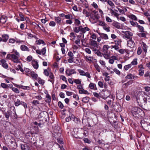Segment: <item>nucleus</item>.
<instances>
[{
	"mask_svg": "<svg viewBox=\"0 0 150 150\" xmlns=\"http://www.w3.org/2000/svg\"><path fill=\"white\" fill-rule=\"evenodd\" d=\"M144 111L140 108L135 107L132 112V115L134 117H137L140 114L143 113Z\"/></svg>",
	"mask_w": 150,
	"mask_h": 150,
	"instance_id": "f257e3e1",
	"label": "nucleus"
},
{
	"mask_svg": "<svg viewBox=\"0 0 150 150\" xmlns=\"http://www.w3.org/2000/svg\"><path fill=\"white\" fill-rule=\"evenodd\" d=\"M7 57L14 63H19L20 62L19 57L16 56L14 54H8L7 55Z\"/></svg>",
	"mask_w": 150,
	"mask_h": 150,
	"instance_id": "f03ea898",
	"label": "nucleus"
},
{
	"mask_svg": "<svg viewBox=\"0 0 150 150\" xmlns=\"http://www.w3.org/2000/svg\"><path fill=\"white\" fill-rule=\"evenodd\" d=\"M90 48L93 50L95 49H98V45L96 41L91 40L90 41Z\"/></svg>",
	"mask_w": 150,
	"mask_h": 150,
	"instance_id": "7ed1b4c3",
	"label": "nucleus"
},
{
	"mask_svg": "<svg viewBox=\"0 0 150 150\" xmlns=\"http://www.w3.org/2000/svg\"><path fill=\"white\" fill-rule=\"evenodd\" d=\"M140 123L142 128L144 130L148 131L150 128V125H149L147 122L145 121L144 120L142 121Z\"/></svg>",
	"mask_w": 150,
	"mask_h": 150,
	"instance_id": "20e7f679",
	"label": "nucleus"
},
{
	"mask_svg": "<svg viewBox=\"0 0 150 150\" xmlns=\"http://www.w3.org/2000/svg\"><path fill=\"white\" fill-rule=\"evenodd\" d=\"M39 118H42V120L45 119L47 120L48 117V114L47 112L43 111L41 112L39 115Z\"/></svg>",
	"mask_w": 150,
	"mask_h": 150,
	"instance_id": "39448f33",
	"label": "nucleus"
},
{
	"mask_svg": "<svg viewBox=\"0 0 150 150\" xmlns=\"http://www.w3.org/2000/svg\"><path fill=\"white\" fill-rule=\"evenodd\" d=\"M123 33L125 34V36L126 38L129 40L132 39V37L133 35L132 33L129 31H126L123 32Z\"/></svg>",
	"mask_w": 150,
	"mask_h": 150,
	"instance_id": "423d86ee",
	"label": "nucleus"
},
{
	"mask_svg": "<svg viewBox=\"0 0 150 150\" xmlns=\"http://www.w3.org/2000/svg\"><path fill=\"white\" fill-rule=\"evenodd\" d=\"M12 112V111L10 110H8L6 112H3L4 115L5 116L7 120H8L9 117L11 116Z\"/></svg>",
	"mask_w": 150,
	"mask_h": 150,
	"instance_id": "0eeeda50",
	"label": "nucleus"
},
{
	"mask_svg": "<svg viewBox=\"0 0 150 150\" xmlns=\"http://www.w3.org/2000/svg\"><path fill=\"white\" fill-rule=\"evenodd\" d=\"M76 73V72L74 69H67L66 71V74L68 76H70L73 74Z\"/></svg>",
	"mask_w": 150,
	"mask_h": 150,
	"instance_id": "6e6552de",
	"label": "nucleus"
},
{
	"mask_svg": "<svg viewBox=\"0 0 150 150\" xmlns=\"http://www.w3.org/2000/svg\"><path fill=\"white\" fill-rule=\"evenodd\" d=\"M21 148L22 150H30V148L29 145L27 144L21 145Z\"/></svg>",
	"mask_w": 150,
	"mask_h": 150,
	"instance_id": "1a4fd4ad",
	"label": "nucleus"
},
{
	"mask_svg": "<svg viewBox=\"0 0 150 150\" xmlns=\"http://www.w3.org/2000/svg\"><path fill=\"white\" fill-rule=\"evenodd\" d=\"M127 45L130 48L133 47L135 45V43L132 39L127 41Z\"/></svg>",
	"mask_w": 150,
	"mask_h": 150,
	"instance_id": "9d476101",
	"label": "nucleus"
},
{
	"mask_svg": "<svg viewBox=\"0 0 150 150\" xmlns=\"http://www.w3.org/2000/svg\"><path fill=\"white\" fill-rule=\"evenodd\" d=\"M29 76L30 75L34 79H37L38 77V75L35 73L34 71H30L28 73Z\"/></svg>",
	"mask_w": 150,
	"mask_h": 150,
	"instance_id": "9b49d317",
	"label": "nucleus"
},
{
	"mask_svg": "<svg viewBox=\"0 0 150 150\" xmlns=\"http://www.w3.org/2000/svg\"><path fill=\"white\" fill-rule=\"evenodd\" d=\"M112 25L117 29H119L121 28L120 23L116 21H114Z\"/></svg>",
	"mask_w": 150,
	"mask_h": 150,
	"instance_id": "f8f14e48",
	"label": "nucleus"
},
{
	"mask_svg": "<svg viewBox=\"0 0 150 150\" xmlns=\"http://www.w3.org/2000/svg\"><path fill=\"white\" fill-rule=\"evenodd\" d=\"M72 120L73 121L76 123L79 124L80 122V120L78 118L76 117L73 115H71Z\"/></svg>",
	"mask_w": 150,
	"mask_h": 150,
	"instance_id": "ddd939ff",
	"label": "nucleus"
},
{
	"mask_svg": "<svg viewBox=\"0 0 150 150\" xmlns=\"http://www.w3.org/2000/svg\"><path fill=\"white\" fill-rule=\"evenodd\" d=\"M80 31L82 32L83 33H85L86 31H88L90 30V29L87 27L83 28L81 26H80Z\"/></svg>",
	"mask_w": 150,
	"mask_h": 150,
	"instance_id": "4468645a",
	"label": "nucleus"
},
{
	"mask_svg": "<svg viewBox=\"0 0 150 150\" xmlns=\"http://www.w3.org/2000/svg\"><path fill=\"white\" fill-rule=\"evenodd\" d=\"M1 64L2 66L5 69H7L8 67V65L6 63V61L4 59H2Z\"/></svg>",
	"mask_w": 150,
	"mask_h": 150,
	"instance_id": "2eb2a0df",
	"label": "nucleus"
},
{
	"mask_svg": "<svg viewBox=\"0 0 150 150\" xmlns=\"http://www.w3.org/2000/svg\"><path fill=\"white\" fill-rule=\"evenodd\" d=\"M142 45L143 51L145 53H146L147 50L148 46L146 43L143 42H142Z\"/></svg>",
	"mask_w": 150,
	"mask_h": 150,
	"instance_id": "dca6fc26",
	"label": "nucleus"
},
{
	"mask_svg": "<svg viewBox=\"0 0 150 150\" xmlns=\"http://www.w3.org/2000/svg\"><path fill=\"white\" fill-rule=\"evenodd\" d=\"M7 19V17L5 16H3L0 18V21L1 22L2 24L5 23Z\"/></svg>",
	"mask_w": 150,
	"mask_h": 150,
	"instance_id": "f3484780",
	"label": "nucleus"
},
{
	"mask_svg": "<svg viewBox=\"0 0 150 150\" xmlns=\"http://www.w3.org/2000/svg\"><path fill=\"white\" fill-rule=\"evenodd\" d=\"M110 47L107 45H104L102 49L103 52L104 53H107Z\"/></svg>",
	"mask_w": 150,
	"mask_h": 150,
	"instance_id": "a211bd4d",
	"label": "nucleus"
},
{
	"mask_svg": "<svg viewBox=\"0 0 150 150\" xmlns=\"http://www.w3.org/2000/svg\"><path fill=\"white\" fill-rule=\"evenodd\" d=\"M32 65L35 69H37L39 67V65L38 62L35 61H33L32 62Z\"/></svg>",
	"mask_w": 150,
	"mask_h": 150,
	"instance_id": "6ab92c4d",
	"label": "nucleus"
},
{
	"mask_svg": "<svg viewBox=\"0 0 150 150\" xmlns=\"http://www.w3.org/2000/svg\"><path fill=\"white\" fill-rule=\"evenodd\" d=\"M84 59L86 62H91L92 61L93 58L91 56H86L84 57Z\"/></svg>",
	"mask_w": 150,
	"mask_h": 150,
	"instance_id": "aec40b11",
	"label": "nucleus"
},
{
	"mask_svg": "<svg viewBox=\"0 0 150 150\" xmlns=\"http://www.w3.org/2000/svg\"><path fill=\"white\" fill-rule=\"evenodd\" d=\"M137 78V76H134L132 74H130L129 75H127L126 77V79H134L135 78Z\"/></svg>",
	"mask_w": 150,
	"mask_h": 150,
	"instance_id": "412c9836",
	"label": "nucleus"
},
{
	"mask_svg": "<svg viewBox=\"0 0 150 150\" xmlns=\"http://www.w3.org/2000/svg\"><path fill=\"white\" fill-rule=\"evenodd\" d=\"M61 130H60V131L59 130L58 131L57 130L54 131L55 132L53 134V135L55 138H58V137L57 136V135H58L59 137L61 135Z\"/></svg>",
	"mask_w": 150,
	"mask_h": 150,
	"instance_id": "4be33fe9",
	"label": "nucleus"
},
{
	"mask_svg": "<svg viewBox=\"0 0 150 150\" xmlns=\"http://www.w3.org/2000/svg\"><path fill=\"white\" fill-rule=\"evenodd\" d=\"M98 56L102 57V54L101 52L98 50V49H95L92 50Z\"/></svg>",
	"mask_w": 150,
	"mask_h": 150,
	"instance_id": "5701e85b",
	"label": "nucleus"
},
{
	"mask_svg": "<svg viewBox=\"0 0 150 150\" xmlns=\"http://www.w3.org/2000/svg\"><path fill=\"white\" fill-rule=\"evenodd\" d=\"M100 35L102 38L105 40H107L108 38V35L106 34L101 33L100 34Z\"/></svg>",
	"mask_w": 150,
	"mask_h": 150,
	"instance_id": "b1692460",
	"label": "nucleus"
},
{
	"mask_svg": "<svg viewBox=\"0 0 150 150\" xmlns=\"http://www.w3.org/2000/svg\"><path fill=\"white\" fill-rule=\"evenodd\" d=\"M8 36L7 35H3L2 36V41L6 42L8 39Z\"/></svg>",
	"mask_w": 150,
	"mask_h": 150,
	"instance_id": "393cba45",
	"label": "nucleus"
},
{
	"mask_svg": "<svg viewBox=\"0 0 150 150\" xmlns=\"http://www.w3.org/2000/svg\"><path fill=\"white\" fill-rule=\"evenodd\" d=\"M21 50L23 51H29V49L28 47L25 45H22L20 47Z\"/></svg>",
	"mask_w": 150,
	"mask_h": 150,
	"instance_id": "a878e982",
	"label": "nucleus"
},
{
	"mask_svg": "<svg viewBox=\"0 0 150 150\" xmlns=\"http://www.w3.org/2000/svg\"><path fill=\"white\" fill-rule=\"evenodd\" d=\"M89 88L91 89H96V85L93 83H91L89 84Z\"/></svg>",
	"mask_w": 150,
	"mask_h": 150,
	"instance_id": "bb28decb",
	"label": "nucleus"
},
{
	"mask_svg": "<svg viewBox=\"0 0 150 150\" xmlns=\"http://www.w3.org/2000/svg\"><path fill=\"white\" fill-rule=\"evenodd\" d=\"M79 92L80 94H89L87 91L84 90L83 88L81 90H79Z\"/></svg>",
	"mask_w": 150,
	"mask_h": 150,
	"instance_id": "cd10ccee",
	"label": "nucleus"
},
{
	"mask_svg": "<svg viewBox=\"0 0 150 150\" xmlns=\"http://www.w3.org/2000/svg\"><path fill=\"white\" fill-rule=\"evenodd\" d=\"M103 29L108 32L110 31V27L106 24H105L103 27Z\"/></svg>",
	"mask_w": 150,
	"mask_h": 150,
	"instance_id": "c85d7f7f",
	"label": "nucleus"
},
{
	"mask_svg": "<svg viewBox=\"0 0 150 150\" xmlns=\"http://www.w3.org/2000/svg\"><path fill=\"white\" fill-rule=\"evenodd\" d=\"M83 13L85 15L86 17H88L90 16V13L86 9H83Z\"/></svg>",
	"mask_w": 150,
	"mask_h": 150,
	"instance_id": "c756f323",
	"label": "nucleus"
},
{
	"mask_svg": "<svg viewBox=\"0 0 150 150\" xmlns=\"http://www.w3.org/2000/svg\"><path fill=\"white\" fill-rule=\"evenodd\" d=\"M55 21L58 24H59L61 23V18L59 17H55L54 18Z\"/></svg>",
	"mask_w": 150,
	"mask_h": 150,
	"instance_id": "7c9ffc66",
	"label": "nucleus"
},
{
	"mask_svg": "<svg viewBox=\"0 0 150 150\" xmlns=\"http://www.w3.org/2000/svg\"><path fill=\"white\" fill-rule=\"evenodd\" d=\"M21 101L18 99L16 100V101H15L14 104L15 106L17 107L21 104Z\"/></svg>",
	"mask_w": 150,
	"mask_h": 150,
	"instance_id": "2f4dec72",
	"label": "nucleus"
},
{
	"mask_svg": "<svg viewBox=\"0 0 150 150\" xmlns=\"http://www.w3.org/2000/svg\"><path fill=\"white\" fill-rule=\"evenodd\" d=\"M137 27L139 28V31L141 32H144V28L142 26H141L140 25H139L138 24L137 25Z\"/></svg>",
	"mask_w": 150,
	"mask_h": 150,
	"instance_id": "473e14b6",
	"label": "nucleus"
},
{
	"mask_svg": "<svg viewBox=\"0 0 150 150\" xmlns=\"http://www.w3.org/2000/svg\"><path fill=\"white\" fill-rule=\"evenodd\" d=\"M89 100V98L88 97L83 98L82 99V101L85 103H88Z\"/></svg>",
	"mask_w": 150,
	"mask_h": 150,
	"instance_id": "72a5a7b5",
	"label": "nucleus"
},
{
	"mask_svg": "<svg viewBox=\"0 0 150 150\" xmlns=\"http://www.w3.org/2000/svg\"><path fill=\"white\" fill-rule=\"evenodd\" d=\"M80 26L75 27L74 28V31L76 33H78L80 31Z\"/></svg>",
	"mask_w": 150,
	"mask_h": 150,
	"instance_id": "f704fd0d",
	"label": "nucleus"
},
{
	"mask_svg": "<svg viewBox=\"0 0 150 150\" xmlns=\"http://www.w3.org/2000/svg\"><path fill=\"white\" fill-rule=\"evenodd\" d=\"M129 17L133 20H134L136 21H137V18L136 16L134 15L131 14L129 15Z\"/></svg>",
	"mask_w": 150,
	"mask_h": 150,
	"instance_id": "c9c22d12",
	"label": "nucleus"
},
{
	"mask_svg": "<svg viewBox=\"0 0 150 150\" xmlns=\"http://www.w3.org/2000/svg\"><path fill=\"white\" fill-rule=\"evenodd\" d=\"M37 79L38 80V81L39 83L42 85H43L45 83L44 81V80L41 79L40 78H37Z\"/></svg>",
	"mask_w": 150,
	"mask_h": 150,
	"instance_id": "e433bc0d",
	"label": "nucleus"
},
{
	"mask_svg": "<svg viewBox=\"0 0 150 150\" xmlns=\"http://www.w3.org/2000/svg\"><path fill=\"white\" fill-rule=\"evenodd\" d=\"M40 103L39 101L37 100H34L32 102L33 106H37Z\"/></svg>",
	"mask_w": 150,
	"mask_h": 150,
	"instance_id": "4c0bfd02",
	"label": "nucleus"
},
{
	"mask_svg": "<svg viewBox=\"0 0 150 150\" xmlns=\"http://www.w3.org/2000/svg\"><path fill=\"white\" fill-rule=\"evenodd\" d=\"M138 35L140 37H146V33H145L142 32V33H139Z\"/></svg>",
	"mask_w": 150,
	"mask_h": 150,
	"instance_id": "58836bf2",
	"label": "nucleus"
},
{
	"mask_svg": "<svg viewBox=\"0 0 150 150\" xmlns=\"http://www.w3.org/2000/svg\"><path fill=\"white\" fill-rule=\"evenodd\" d=\"M94 67L96 69V70L98 72H100V68L99 66L98 65V64H94Z\"/></svg>",
	"mask_w": 150,
	"mask_h": 150,
	"instance_id": "ea45409f",
	"label": "nucleus"
},
{
	"mask_svg": "<svg viewBox=\"0 0 150 150\" xmlns=\"http://www.w3.org/2000/svg\"><path fill=\"white\" fill-rule=\"evenodd\" d=\"M137 58L134 59H133L132 61L131 62V65H137Z\"/></svg>",
	"mask_w": 150,
	"mask_h": 150,
	"instance_id": "a19ab883",
	"label": "nucleus"
},
{
	"mask_svg": "<svg viewBox=\"0 0 150 150\" xmlns=\"http://www.w3.org/2000/svg\"><path fill=\"white\" fill-rule=\"evenodd\" d=\"M78 71L81 75L84 76V75L85 74L86 72H85L84 71L80 69H78Z\"/></svg>",
	"mask_w": 150,
	"mask_h": 150,
	"instance_id": "79ce46f5",
	"label": "nucleus"
},
{
	"mask_svg": "<svg viewBox=\"0 0 150 150\" xmlns=\"http://www.w3.org/2000/svg\"><path fill=\"white\" fill-rule=\"evenodd\" d=\"M111 13L112 14H113L114 16L118 18L119 14L115 12L113 10L111 9Z\"/></svg>",
	"mask_w": 150,
	"mask_h": 150,
	"instance_id": "37998d69",
	"label": "nucleus"
},
{
	"mask_svg": "<svg viewBox=\"0 0 150 150\" xmlns=\"http://www.w3.org/2000/svg\"><path fill=\"white\" fill-rule=\"evenodd\" d=\"M46 97L47 98L46 100V101L48 103H50L51 100V98L49 94H47L46 96Z\"/></svg>",
	"mask_w": 150,
	"mask_h": 150,
	"instance_id": "c03bdc74",
	"label": "nucleus"
},
{
	"mask_svg": "<svg viewBox=\"0 0 150 150\" xmlns=\"http://www.w3.org/2000/svg\"><path fill=\"white\" fill-rule=\"evenodd\" d=\"M132 65L131 64H128L127 65H125L124 67V68L126 70H128L131 67Z\"/></svg>",
	"mask_w": 150,
	"mask_h": 150,
	"instance_id": "a18cd8bd",
	"label": "nucleus"
},
{
	"mask_svg": "<svg viewBox=\"0 0 150 150\" xmlns=\"http://www.w3.org/2000/svg\"><path fill=\"white\" fill-rule=\"evenodd\" d=\"M65 17L67 19H70V18L72 19L73 18H72V16L71 14H69L65 15Z\"/></svg>",
	"mask_w": 150,
	"mask_h": 150,
	"instance_id": "49530a36",
	"label": "nucleus"
},
{
	"mask_svg": "<svg viewBox=\"0 0 150 150\" xmlns=\"http://www.w3.org/2000/svg\"><path fill=\"white\" fill-rule=\"evenodd\" d=\"M131 24L133 26H136L137 27V25L138 23L136 22H134L133 21H130Z\"/></svg>",
	"mask_w": 150,
	"mask_h": 150,
	"instance_id": "de8ad7c7",
	"label": "nucleus"
},
{
	"mask_svg": "<svg viewBox=\"0 0 150 150\" xmlns=\"http://www.w3.org/2000/svg\"><path fill=\"white\" fill-rule=\"evenodd\" d=\"M104 57L106 59H109L110 58V55L106 53L102 54Z\"/></svg>",
	"mask_w": 150,
	"mask_h": 150,
	"instance_id": "09e8293b",
	"label": "nucleus"
},
{
	"mask_svg": "<svg viewBox=\"0 0 150 150\" xmlns=\"http://www.w3.org/2000/svg\"><path fill=\"white\" fill-rule=\"evenodd\" d=\"M110 47L111 49H112L113 48H114L116 50H117L119 48V46H118L115 45H111Z\"/></svg>",
	"mask_w": 150,
	"mask_h": 150,
	"instance_id": "8fccbe9b",
	"label": "nucleus"
},
{
	"mask_svg": "<svg viewBox=\"0 0 150 150\" xmlns=\"http://www.w3.org/2000/svg\"><path fill=\"white\" fill-rule=\"evenodd\" d=\"M107 3L110 6L112 7H114L115 6L114 3L111 1H108Z\"/></svg>",
	"mask_w": 150,
	"mask_h": 150,
	"instance_id": "3c124183",
	"label": "nucleus"
},
{
	"mask_svg": "<svg viewBox=\"0 0 150 150\" xmlns=\"http://www.w3.org/2000/svg\"><path fill=\"white\" fill-rule=\"evenodd\" d=\"M50 72H49L47 69H45L44 71V74L47 76H48Z\"/></svg>",
	"mask_w": 150,
	"mask_h": 150,
	"instance_id": "603ef678",
	"label": "nucleus"
},
{
	"mask_svg": "<svg viewBox=\"0 0 150 150\" xmlns=\"http://www.w3.org/2000/svg\"><path fill=\"white\" fill-rule=\"evenodd\" d=\"M12 91L17 93H19V91L18 89L16 88L13 87L12 88Z\"/></svg>",
	"mask_w": 150,
	"mask_h": 150,
	"instance_id": "864d4df0",
	"label": "nucleus"
},
{
	"mask_svg": "<svg viewBox=\"0 0 150 150\" xmlns=\"http://www.w3.org/2000/svg\"><path fill=\"white\" fill-rule=\"evenodd\" d=\"M74 82L76 84H81V81L79 79H75L74 80Z\"/></svg>",
	"mask_w": 150,
	"mask_h": 150,
	"instance_id": "5fc2aeb1",
	"label": "nucleus"
},
{
	"mask_svg": "<svg viewBox=\"0 0 150 150\" xmlns=\"http://www.w3.org/2000/svg\"><path fill=\"white\" fill-rule=\"evenodd\" d=\"M46 49L45 47L43 48L41 50H40L41 52V54H42V55H44L45 54L46 52Z\"/></svg>",
	"mask_w": 150,
	"mask_h": 150,
	"instance_id": "6e6d98bb",
	"label": "nucleus"
},
{
	"mask_svg": "<svg viewBox=\"0 0 150 150\" xmlns=\"http://www.w3.org/2000/svg\"><path fill=\"white\" fill-rule=\"evenodd\" d=\"M75 23L76 25H79L81 24V22L78 19L74 18Z\"/></svg>",
	"mask_w": 150,
	"mask_h": 150,
	"instance_id": "4d7b16f0",
	"label": "nucleus"
},
{
	"mask_svg": "<svg viewBox=\"0 0 150 150\" xmlns=\"http://www.w3.org/2000/svg\"><path fill=\"white\" fill-rule=\"evenodd\" d=\"M34 133L31 132H29L26 134V136L30 137H33Z\"/></svg>",
	"mask_w": 150,
	"mask_h": 150,
	"instance_id": "13d9d810",
	"label": "nucleus"
},
{
	"mask_svg": "<svg viewBox=\"0 0 150 150\" xmlns=\"http://www.w3.org/2000/svg\"><path fill=\"white\" fill-rule=\"evenodd\" d=\"M142 52V50L141 48L140 47H139L137 49V54L138 55H139L141 54Z\"/></svg>",
	"mask_w": 150,
	"mask_h": 150,
	"instance_id": "bf43d9fd",
	"label": "nucleus"
},
{
	"mask_svg": "<svg viewBox=\"0 0 150 150\" xmlns=\"http://www.w3.org/2000/svg\"><path fill=\"white\" fill-rule=\"evenodd\" d=\"M36 43L37 44L40 45L41 44H45V42L44 41L41 40H39L38 41H36Z\"/></svg>",
	"mask_w": 150,
	"mask_h": 150,
	"instance_id": "052dcab7",
	"label": "nucleus"
},
{
	"mask_svg": "<svg viewBox=\"0 0 150 150\" xmlns=\"http://www.w3.org/2000/svg\"><path fill=\"white\" fill-rule=\"evenodd\" d=\"M1 86L4 88H6L8 87V85L5 83H1Z\"/></svg>",
	"mask_w": 150,
	"mask_h": 150,
	"instance_id": "680f3d73",
	"label": "nucleus"
},
{
	"mask_svg": "<svg viewBox=\"0 0 150 150\" xmlns=\"http://www.w3.org/2000/svg\"><path fill=\"white\" fill-rule=\"evenodd\" d=\"M58 105L59 107L62 109L64 107L63 104L60 101H59L58 102Z\"/></svg>",
	"mask_w": 150,
	"mask_h": 150,
	"instance_id": "e2e57ef3",
	"label": "nucleus"
},
{
	"mask_svg": "<svg viewBox=\"0 0 150 150\" xmlns=\"http://www.w3.org/2000/svg\"><path fill=\"white\" fill-rule=\"evenodd\" d=\"M24 107L25 109H26V108H28L27 105V104L25 103L24 102H23V101H21V104Z\"/></svg>",
	"mask_w": 150,
	"mask_h": 150,
	"instance_id": "0e129e2a",
	"label": "nucleus"
},
{
	"mask_svg": "<svg viewBox=\"0 0 150 150\" xmlns=\"http://www.w3.org/2000/svg\"><path fill=\"white\" fill-rule=\"evenodd\" d=\"M105 19L106 21L109 23H111L112 22V20L109 17L106 16L105 17Z\"/></svg>",
	"mask_w": 150,
	"mask_h": 150,
	"instance_id": "69168bd1",
	"label": "nucleus"
},
{
	"mask_svg": "<svg viewBox=\"0 0 150 150\" xmlns=\"http://www.w3.org/2000/svg\"><path fill=\"white\" fill-rule=\"evenodd\" d=\"M114 71L117 74L119 75L120 74V72L118 69H114Z\"/></svg>",
	"mask_w": 150,
	"mask_h": 150,
	"instance_id": "338daca9",
	"label": "nucleus"
},
{
	"mask_svg": "<svg viewBox=\"0 0 150 150\" xmlns=\"http://www.w3.org/2000/svg\"><path fill=\"white\" fill-rule=\"evenodd\" d=\"M56 23L53 21H51L50 22V23H49V25L51 26H54L55 25Z\"/></svg>",
	"mask_w": 150,
	"mask_h": 150,
	"instance_id": "774afa93",
	"label": "nucleus"
}]
</instances>
